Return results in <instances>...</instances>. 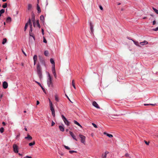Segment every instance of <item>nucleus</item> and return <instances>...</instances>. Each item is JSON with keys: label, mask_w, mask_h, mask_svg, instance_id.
I'll return each instance as SVG.
<instances>
[{"label": "nucleus", "mask_w": 158, "mask_h": 158, "mask_svg": "<svg viewBox=\"0 0 158 158\" xmlns=\"http://www.w3.org/2000/svg\"><path fill=\"white\" fill-rule=\"evenodd\" d=\"M52 78L51 77L49 73H48V78L47 80V83L49 87H53V84L52 81Z\"/></svg>", "instance_id": "f257e3e1"}, {"label": "nucleus", "mask_w": 158, "mask_h": 158, "mask_svg": "<svg viewBox=\"0 0 158 158\" xmlns=\"http://www.w3.org/2000/svg\"><path fill=\"white\" fill-rule=\"evenodd\" d=\"M37 72L39 78L41 80L42 78V73L41 68L39 64H38L37 65Z\"/></svg>", "instance_id": "f03ea898"}, {"label": "nucleus", "mask_w": 158, "mask_h": 158, "mask_svg": "<svg viewBox=\"0 0 158 158\" xmlns=\"http://www.w3.org/2000/svg\"><path fill=\"white\" fill-rule=\"evenodd\" d=\"M49 105L50 107V110L52 111V116L54 117H55V111L53 106L52 102L49 99Z\"/></svg>", "instance_id": "7ed1b4c3"}, {"label": "nucleus", "mask_w": 158, "mask_h": 158, "mask_svg": "<svg viewBox=\"0 0 158 158\" xmlns=\"http://www.w3.org/2000/svg\"><path fill=\"white\" fill-rule=\"evenodd\" d=\"M61 116L65 124L67 126H69L70 125V122L67 120L66 118L63 114L61 115Z\"/></svg>", "instance_id": "20e7f679"}, {"label": "nucleus", "mask_w": 158, "mask_h": 158, "mask_svg": "<svg viewBox=\"0 0 158 158\" xmlns=\"http://www.w3.org/2000/svg\"><path fill=\"white\" fill-rule=\"evenodd\" d=\"M79 137L81 138V142L84 144H85V137L82 135L80 134L79 135Z\"/></svg>", "instance_id": "39448f33"}, {"label": "nucleus", "mask_w": 158, "mask_h": 158, "mask_svg": "<svg viewBox=\"0 0 158 158\" xmlns=\"http://www.w3.org/2000/svg\"><path fill=\"white\" fill-rule=\"evenodd\" d=\"M13 148L14 152L15 153H17L18 152V147L16 144H15L13 145Z\"/></svg>", "instance_id": "423d86ee"}, {"label": "nucleus", "mask_w": 158, "mask_h": 158, "mask_svg": "<svg viewBox=\"0 0 158 158\" xmlns=\"http://www.w3.org/2000/svg\"><path fill=\"white\" fill-rule=\"evenodd\" d=\"M31 19L33 22V24L34 27H36V25L35 24V16L34 15L31 16Z\"/></svg>", "instance_id": "0eeeda50"}, {"label": "nucleus", "mask_w": 158, "mask_h": 158, "mask_svg": "<svg viewBox=\"0 0 158 158\" xmlns=\"http://www.w3.org/2000/svg\"><path fill=\"white\" fill-rule=\"evenodd\" d=\"M89 23L91 32L93 34L94 32L93 25V23L91 22H89Z\"/></svg>", "instance_id": "6e6552de"}, {"label": "nucleus", "mask_w": 158, "mask_h": 158, "mask_svg": "<svg viewBox=\"0 0 158 158\" xmlns=\"http://www.w3.org/2000/svg\"><path fill=\"white\" fill-rule=\"evenodd\" d=\"M8 85L7 83L5 81H4L3 83V88L6 89L8 87Z\"/></svg>", "instance_id": "1a4fd4ad"}, {"label": "nucleus", "mask_w": 158, "mask_h": 158, "mask_svg": "<svg viewBox=\"0 0 158 158\" xmlns=\"http://www.w3.org/2000/svg\"><path fill=\"white\" fill-rule=\"evenodd\" d=\"M93 105L97 108H99L100 107L98 106V104L95 101H94L92 103Z\"/></svg>", "instance_id": "9d476101"}, {"label": "nucleus", "mask_w": 158, "mask_h": 158, "mask_svg": "<svg viewBox=\"0 0 158 158\" xmlns=\"http://www.w3.org/2000/svg\"><path fill=\"white\" fill-rule=\"evenodd\" d=\"M69 133L73 139L76 141H77V139L76 138V136L74 135L72 132L69 131Z\"/></svg>", "instance_id": "9b49d317"}, {"label": "nucleus", "mask_w": 158, "mask_h": 158, "mask_svg": "<svg viewBox=\"0 0 158 158\" xmlns=\"http://www.w3.org/2000/svg\"><path fill=\"white\" fill-rule=\"evenodd\" d=\"M35 24L36 25V27H38L39 28H40L41 27L39 23V21L38 20L35 21Z\"/></svg>", "instance_id": "f8f14e48"}, {"label": "nucleus", "mask_w": 158, "mask_h": 158, "mask_svg": "<svg viewBox=\"0 0 158 158\" xmlns=\"http://www.w3.org/2000/svg\"><path fill=\"white\" fill-rule=\"evenodd\" d=\"M25 139H27L28 140H31L32 139V137L29 134H27V136L25 137Z\"/></svg>", "instance_id": "ddd939ff"}, {"label": "nucleus", "mask_w": 158, "mask_h": 158, "mask_svg": "<svg viewBox=\"0 0 158 158\" xmlns=\"http://www.w3.org/2000/svg\"><path fill=\"white\" fill-rule=\"evenodd\" d=\"M148 44V42L146 40H144L142 42L140 43V44L142 45H144L147 44Z\"/></svg>", "instance_id": "4468645a"}, {"label": "nucleus", "mask_w": 158, "mask_h": 158, "mask_svg": "<svg viewBox=\"0 0 158 158\" xmlns=\"http://www.w3.org/2000/svg\"><path fill=\"white\" fill-rule=\"evenodd\" d=\"M37 10H38V13H40V12L41 11V9H40V8L38 4H37Z\"/></svg>", "instance_id": "2eb2a0df"}, {"label": "nucleus", "mask_w": 158, "mask_h": 158, "mask_svg": "<svg viewBox=\"0 0 158 158\" xmlns=\"http://www.w3.org/2000/svg\"><path fill=\"white\" fill-rule=\"evenodd\" d=\"M104 134L106 135L107 136L110 138H112L113 137V136L112 135L109 134L106 132H104Z\"/></svg>", "instance_id": "dca6fc26"}, {"label": "nucleus", "mask_w": 158, "mask_h": 158, "mask_svg": "<svg viewBox=\"0 0 158 158\" xmlns=\"http://www.w3.org/2000/svg\"><path fill=\"white\" fill-rule=\"evenodd\" d=\"M40 62L42 64L46 67L45 61L42 59H40Z\"/></svg>", "instance_id": "f3484780"}, {"label": "nucleus", "mask_w": 158, "mask_h": 158, "mask_svg": "<svg viewBox=\"0 0 158 158\" xmlns=\"http://www.w3.org/2000/svg\"><path fill=\"white\" fill-rule=\"evenodd\" d=\"M40 62L42 64L46 67L45 61L42 59H40Z\"/></svg>", "instance_id": "a211bd4d"}, {"label": "nucleus", "mask_w": 158, "mask_h": 158, "mask_svg": "<svg viewBox=\"0 0 158 158\" xmlns=\"http://www.w3.org/2000/svg\"><path fill=\"white\" fill-rule=\"evenodd\" d=\"M73 122L75 124H77V125L78 126H79L80 127H81V128L82 127V126L77 121H76V120H74L73 121Z\"/></svg>", "instance_id": "6ab92c4d"}, {"label": "nucleus", "mask_w": 158, "mask_h": 158, "mask_svg": "<svg viewBox=\"0 0 158 158\" xmlns=\"http://www.w3.org/2000/svg\"><path fill=\"white\" fill-rule=\"evenodd\" d=\"M30 30L29 31V34L30 35H31V32H32V24L30 25Z\"/></svg>", "instance_id": "aec40b11"}, {"label": "nucleus", "mask_w": 158, "mask_h": 158, "mask_svg": "<svg viewBox=\"0 0 158 158\" xmlns=\"http://www.w3.org/2000/svg\"><path fill=\"white\" fill-rule=\"evenodd\" d=\"M132 40L134 44L137 46L140 47V45L139 44V43L138 41H135L133 40Z\"/></svg>", "instance_id": "412c9836"}, {"label": "nucleus", "mask_w": 158, "mask_h": 158, "mask_svg": "<svg viewBox=\"0 0 158 158\" xmlns=\"http://www.w3.org/2000/svg\"><path fill=\"white\" fill-rule=\"evenodd\" d=\"M59 128L60 131H64V128L62 126H59Z\"/></svg>", "instance_id": "4be33fe9"}, {"label": "nucleus", "mask_w": 158, "mask_h": 158, "mask_svg": "<svg viewBox=\"0 0 158 158\" xmlns=\"http://www.w3.org/2000/svg\"><path fill=\"white\" fill-rule=\"evenodd\" d=\"M32 8V5L31 4H29L28 5L27 9L29 10L31 9Z\"/></svg>", "instance_id": "5701e85b"}, {"label": "nucleus", "mask_w": 158, "mask_h": 158, "mask_svg": "<svg viewBox=\"0 0 158 158\" xmlns=\"http://www.w3.org/2000/svg\"><path fill=\"white\" fill-rule=\"evenodd\" d=\"M49 54L48 52L47 51H45L44 52V54L46 56H48Z\"/></svg>", "instance_id": "b1692460"}, {"label": "nucleus", "mask_w": 158, "mask_h": 158, "mask_svg": "<svg viewBox=\"0 0 158 158\" xmlns=\"http://www.w3.org/2000/svg\"><path fill=\"white\" fill-rule=\"evenodd\" d=\"M50 61L51 63L53 65L55 64V62H54V60L53 59L51 58L50 59Z\"/></svg>", "instance_id": "393cba45"}, {"label": "nucleus", "mask_w": 158, "mask_h": 158, "mask_svg": "<svg viewBox=\"0 0 158 158\" xmlns=\"http://www.w3.org/2000/svg\"><path fill=\"white\" fill-rule=\"evenodd\" d=\"M28 25H29L28 23H26L25 27H24V31H26V30L27 29V28L28 26Z\"/></svg>", "instance_id": "a878e982"}, {"label": "nucleus", "mask_w": 158, "mask_h": 158, "mask_svg": "<svg viewBox=\"0 0 158 158\" xmlns=\"http://www.w3.org/2000/svg\"><path fill=\"white\" fill-rule=\"evenodd\" d=\"M72 85L75 89H76V87L75 84V82L74 80H73L72 81Z\"/></svg>", "instance_id": "bb28decb"}, {"label": "nucleus", "mask_w": 158, "mask_h": 158, "mask_svg": "<svg viewBox=\"0 0 158 158\" xmlns=\"http://www.w3.org/2000/svg\"><path fill=\"white\" fill-rule=\"evenodd\" d=\"M7 22H10L11 21V18L10 17H8L6 19Z\"/></svg>", "instance_id": "cd10ccee"}, {"label": "nucleus", "mask_w": 158, "mask_h": 158, "mask_svg": "<svg viewBox=\"0 0 158 158\" xmlns=\"http://www.w3.org/2000/svg\"><path fill=\"white\" fill-rule=\"evenodd\" d=\"M7 42V39L6 38H4L3 40V41L2 42V44H4L5 43H6Z\"/></svg>", "instance_id": "c85d7f7f"}, {"label": "nucleus", "mask_w": 158, "mask_h": 158, "mask_svg": "<svg viewBox=\"0 0 158 158\" xmlns=\"http://www.w3.org/2000/svg\"><path fill=\"white\" fill-rule=\"evenodd\" d=\"M37 59V56L36 55H35L33 57V60L34 61H36Z\"/></svg>", "instance_id": "c756f323"}, {"label": "nucleus", "mask_w": 158, "mask_h": 158, "mask_svg": "<svg viewBox=\"0 0 158 158\" xmlns=\"http://www.w3.org/2000/svg\"><path fill=\"white\" fill-rule=\"evenodd\" d=\"M156 105V103H155L154 104H144V106H148V105L155 106Z\"/></svg>", "instance_id": "7c9ffc66"}, {"label": "nucleus", "mask_w": 158, "mask_h": 158, "mask_svg": "<svg viewBox=\"0 0 158 158\" xmlns=\"http://www.w3.org/2000/svg\"><path fill=\"white\" fill-rule=\"evenodd\" d=\"M40 20L41 21H44V16H43V15L40 16Z\"/></svg>", "instance_id": "2f4dec72"}, {"label": "nucleus", "mask_w": 158, "mask_h": 158, "mask_svg": "<svg viewBox=\"0 0 158 158\" xmlns=\"http://www.w3.org/2000/svg\"><path fill=\"white\" fill-rule=\"evenodd\" d=\"M69 152L70 154H72L73 153H77V152L75 151L70 150V151H69Z\"/></svg>", "instance_id": "473e14b6"}, {"label": "nucleus", "mask_w": 158, "mask_h": 158, "mask_svg": "<svg viewBox=\"0 0 158 158\" xmlns=\"http://www.w3.org/2000/svg\"><path fill=\"white\" fill-rule=\"evenodd\" d=\"M52 73L54 76V77L56 78V71H54V70L53 71H52Z\"/></svg>", "instance_id": "72a5a7b5"}, {"label": "nucleus", "mask_w": 158, "mask_h": 158, "mask_svg": "<svg viewBox=\"0 0 158 158\" xmlns=\"http://www.w3.org/2000/svg\"><path fill=\"white\" fill-rule=\"evenodd\" d=\"M152 9L157 14H158V10L153 7Z\"/></svg>", "instance_id": "f704fd0d"}, {"label": "nucleus", "mask_w": 158, "mask_h": 158, "mask_svg": "<svg viewBox=\"0 0 158 158\" xmlns=\"http://www.w3.org/2000/svg\"><path fill=\"white\" fill-rule=\"evenodd\" d=\"M35 141H34L32 143H29V145L30 146H32V145H35Z\"/></svg>", "instance_id": "c9c22d12"}, {"label": "nucleus", "mask_w": 158, "mask_h": 158, "mask_svg": "<svg viewBox=\"0 0 158 158\" xmlns=\"http://www.w3.org/2000/svg\"><path fill=\"white\" fill-rule=\"evenodd\" d=\"M5 12V10L3 9H2L0 10V14H2Z\"/></svg>", "instance_id": "e433bc0d"}, {"label": "nucleus", "mask_w": 158, "mask_h": 158, "mask_svg": "<svg viewBox=\"0 0 158 158\" xmlns=\"http://www.w3.org/2000/svg\"><path fill=\"white\" fill-rule=\"evenodd\" d=\"M4 130V129L3 127H2L0 128V131L1 133H2L3 132Z\"/></svg>", "instance_id": "4c0bfd02"}, {"label": "nucleus", "mask_w": 158, "mask_h": 158, "mask_svg": "<svg viewBox=\"0 0 158 158\" xmlns=\"http://www.w3.org/2000/svg\"><path fill=\"white\" fill-rule=\"evenodd\" d=\"M27 23H28V24L29 25L31 24H32L31 20L30 19H29Z\"/></svg>", "instance_id": "58836bf2"}, {"label": "nucleus", "mask_w": 158, "mask_h": 158, "mask_svg": "<svg viewBox=\"0 0 158 158\" xmlns=\"http://www.w3.org/2000/svg\"><path fill=\"white\" fill-rule=\"evenodd\" d=\"M7 6V3H5L4 5H3L2 7L3 8H6Z\"/></svg>", "instance_id": "ea45409f"}, {"label": "nucleus", "mask_w": 158, "mask_h": 158, "mask_svg": "<svg viewBox=\"0 0 158 158\" xmlns=\"http://www.w3.org/2000/svg\"><path fill=\"white\" fill-rule=\"evenodd\" d=\"M55 100L57 102H58L59 101V99H58L57 96V95H55Z\"/></svg>", "instance_id": "a19ab883"}, {"label": "nucleus", "mask_w": 158, "mask_h": 158, "mask_svg": "<svg viewBox=\"0 0 158 158\" xmlns=\"http://www.w3.org/2000/svg\"><path fill=\"white\" fill-rule=\"evenodd\" d=\"M106 154H102V158H106Z\"/></svg>", "instance_id": "79ce46f5"}, {"label": "nucleus", "mask_w": 158, "mask_h": 158, "mask_svg": "<svg viewBox=\"0 0 158 158\" xmlns=\"http://www.w3.org/2000/svg\"><path fill=\"white\" fill-rule=\"evenodd\" d=\"M64 147L65 148L69 150L70 149V148H69V147L68 146H66L65 145H64Z\"/></svg>", "instance_id": "37998d69"}, {"label": "nucleus", "mask_w": 158, "mask_h": 158, "mask_svg": "<svg viewBox=\"0 0 158 158\" xmlns=\"http://www.w3.org/2000/svg\"><path fill=\"white\" fill-rule=\"evenodd\" d=\"M92 125L95 128H97L98 127L97 126L96 124H95V123H92Z\"/></svg>", "instance_id": "c03bdc74"}, {"label": "nucleus", "mask_w": 158, "mask_h": 158, "mask_svg": "<svg viewBox=\"0 0 158 158\" xmlns=\"http://www.w3.org/2000/svg\"><path fill=\"white\" fill-rule=\"evenodd\" d=\"M54 70V71H55V64L54 65H53V66H52V71H53Z\"/></svg>", "instance_id": "a18cd8bd"}, {"label": "nucleus", "mask_w": 158, "mask_h": 158, "mask_svg": "<svg viewBox=\"0 0 158 158\" xmlns=\"http://www.w3.org/2000/svg\"><path fill=\"white\" fill-rule=\"evenodd\" d=\"M153 30L155 31H157L158 30V27L153 29Z\"/></svg>", "instance_id": "49530a36"}, {"label": "nucleus", "mask_w": 158, "mask_h": 158, "mask_svg": "<svg viewBox=\"0 0 158 158\" xmlns=\"http://www.w3.org/2000/svg\"><path fill=\"white\" fill-rule=\"evenodd\" d=\"M144 142L145 143V144H146L147 145H149V142H147V141H146L145 140H144Z\"/></svg>", "instance_id": "de8ad7c7"}, {"label": "nucleus", "mask_w": 158, "mask_h": 158, "mask_svg": "<svg viewBox=\"0 0 158 158\" xmlns=\"http://www.w3.org/2000/svg\"><path fill=\"white\" fill-rule=\"evenodd\" d=\"M43 42L44 43H47V41L46 39L44 38V37Z\"/></svg>", "instance_id": "09e8293b"}, {"label": "nucleus", "mask_w": 158, "mask_h": 158, "mask_svg": "<svg viewBox=\"0 0 158 158\" xmlns=\"http://www.w3.org/2000/svg\"><path fill=\"white\" fill-rule=\"evenodd\" d=\"M35 81V82H36V83L38 84V85H39L40 86H42L41 84H40V83L39 82L36 81Z\"/></svg>", "instance_id": "8fccbe9b"}, {"label": "nucleus", "mask_w": 158, "mask_h": 158, "mask_svg": "<svg viewBox=\"0 0 158 158\" xmlns=\"http://www.w3.org/2000/svg\"><path fill=\"white\" fill-rule=\"evenodd\" d=\"M24 158H31V156H26L24 157Z\"/></svg>", "instance_id": "3c124183"}, {"label": "nucleus", "mask_w": 158, "mask_h": 158, "mask_svg": "<svg viewBox=\"0 0 158 158\" xmlns=\"http://www.w3.org/2000/svg\"><path fill=\"white\" fill-rule=\"evenodd\" d=\"M40 87L43 90V91L45 93V89H44V88L43 87V86H41Z\"/></svg>", "instance_id": "603ef678"}, {"label": "nucleus", "mask_w": 158, "mask_h": 158, "mask_svg": "<svg viewBox=\"0 0 158 158\" xmlns=\"http://www.w3.org/2000/svg\"><path fill=\"white\" fill-rule=\"evenodd\" d=\"M55 124V123L53 121H52V126H54V125Z\"/></svg>", "instance_id": "864d4df0"}, {"label": "nucleus", "mask_w": 158, "mask_h": 158, "mask_svg": "<svg viewBox=\"0 0 158 158\" xmlns=\"http://www.w3.org/2000/svg\"><path fill=\"white\" fill-rule=\"evenodd\" d=\"M125 156L127 157L129 156V155L128 153H127L125 154Z\"/></svg>", "instance_id": "5fc2aeb1"}, {"label": "nucleus", "mask_w": 158, "mask_h": 158, "mask_svg": "<svg viewBox=\"0 0 158 158\" xmlns=\"http://www.w3.org/2000/svg\"><path fill=\"white\" fill-rule=\"evenodd\" d=\"M99 8H100V9L102 10H103V8H102V6H99Z\"/></svg>", "instance_id": "6e6d98bb"}, {"label": "nucleus", "mask_w": 158, "mask_h": 158, "mask_svg": "<svg viewBox=\"0 0 158 158\" xmlns=\"http://www.w3.org/2000/svg\"><path fill=\"white\" fill-rule=\"evenodd\" d=\"M42 32L43 35H44V31L43 29H42Z\"/></svg>", "instance_id": "4d7b16f0"}, {"label": "nucleus", "mask_w": 158, "mask_h": 158, "mask_svg": "<svg viewBox=\"0 0 158 158\" xmlns=\"http://www.w3.org/2000/svg\"><path fill=\"white\" fill-rule=\"evenodd\" d=\"M31 36H32L34 38V37L33 35V33H32V32H31V35H30Z\"/></svg>", "instance_id": "13d9d810"}, {"label": "nucleus", "mask_w": 158, "mask_h": 158, "mask_svg": "<svg viewBox=\"0 0 158 158\" xmlns=\"http://www.w3.org/2000/svg\"><path fill=\"white\" fill-rule=\"evenodd\" d=\"M36 104L37 105H38L40 104V102L38 101H37L36 102Z\"/></svg>", "instance_id": "bf43d9fd"}, {"label": "nucleus", "mask_w": 158, "mask_h": 158, "mask_svg": "<svg viewBox=\"0 0 158 158\" xmlns=\"http://www.w3.org/2000/svg\"><path fill=\"white\" fill-rule=\"evenodd\" d=\"M156 23V21L155 20H154V21H153V25H155Z\"/></svg>", "instance_id": "052dcab7"}, {"label": "nucleus", "mask_w": 158, "mask_h": 158, "mask_svg": "<svg viewBox=\"0 0 158 158\" xmlns=\"http://www.w3.org/2000/svg\"><path fill=\"white\" fill-rule=\"evenodd\" d=\"M22 52H23V53L24 54V55H25V56H27V55L23 51H22Z\"/></svg>", "instance_id": "680f3d73"}, {"label": "nucleus", "mask_w": 158, "mask_h": 158, "mask_svg": "<svg viewBox=\"0 0 158 158\" xmlns=\"http://www.w3.org/2000/svg\"><path fill=\"white\" fill-rule=\"evenodd\" d=\"M109 153V152H108L107 151H106L105 153V154H106V155H107V154H108Z\"/></svg>", "instance_id": "e2e57ef3"}, {"label": "nucleus", "mask_w": 158, "mask_h": 158, "mask_svg": "<svg viewBox=\"0 0 158 158\" xmlns=\"http://www.w3.org/2000/svg\"><path fill=\"white\" fill-rule=\"evenodd\" d=\"M36 61H34V65H35L36 63Z\"/></svg>", "instance_id": "0e129e2a"}, {"label": "nucleus", "mask_w": 158, "mask_h": 158, "mask_svg": "<svg viewBox=\"0 0 158 158\" xmlns=\"http://www.w3.org/2000/svg\"><path fill=\"white\" fill-rule=\"evenodd\" d=\"M3 97V95L1 94L0 95V98H2Z\"/></svg>", "instance_id": "69168bd1"}, {"label": "nucleus", "mask_w": 158, "mask_h": 158, "mask_svg": "<svg viewBox=\"0 0 158 158\" xmlns=\"http://www.w3.org/2000/svg\"><path fill=\"white\" fill-rule=\"evenodd\" d=\"M2 123L3 125H5L6 124V123L4 122H3Z\"/></svg>", "instance_id": "338daca9"}, {"label": "nucleus", "mask_w": 158, "mask_h": 158, "mask_svg": "<svg viewBox=\"0 0 158 158\" xmlns=\"http://www.w3.org/2000/svg\"><path fill=\"white\" fill-rule=\"evenodd\" d=\"M24 129L26 131H27V129L26 128H25Z\"/></svg>", "instance_id": "774afa93"}]
</instances>
